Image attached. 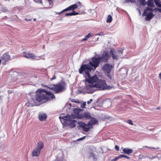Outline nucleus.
Returning a JSON list of instances; mask_svg holds the SVG:
<instances>
[{"label":"nucleus","mask_w":161,"mask_h":161,"mask_svg":"<svg viewBox=\"0 0 161 161\" xmlns=\"http://www.w3.org/2000/svg\"><path fill=\"white\" fill-rule=\"evenodd\" d=\"M55 79V78H52V80L54 79Z\"/></svg>","instance_id":"obj_49"},{"label":"nucleus","mask_w":161,"mask_h":161,"mask_svg":"<svg viewBox=\"0 0 161 161\" xmlns=\"http://www.w3.org/2000/svg\"><path fill=\"white\" fill-rule=\"evenodd\" d=\"M65 12V11H64V10H63L61 12H55V13H56V14H61L62 13H64V12Z\"/></svg>","instance_id":"obj_33"},{"label":"nucleus","mask_w":161,"mask_h":161,"mask_svg":"<svg viewBox=\"0 0 161 161\" xmlns=\"http://www.w3.org/2000/svg\"><path fill=\"white\" fill-rule=\"evenodd\" d=\"M47 0L50 3V2L52 1V0Z\"/></svg>","instance_id":"obj_45"},{"label":"nucleus","mask_w":161,"mask_h":161,"mask_svg":"<svg viewBox=\"0 0 161 161\" xmlns=\"http://www.w3.org/2000/svg\"><path fill=\"white\" fill-rule=\"evenodd\" d=\"M154 3V0H148L147 1V4L149 7L153 8L155 7Z\"/></svg>","instance_id":"obj_20"},{"label":"nucleus","mask_w":161,"mask_h":161,"mask_svg":"<svg viewBox=\"0 0 161 161\" xmlns=\"http://www.w3.org/2000/svg\"><path fill=\"white\" fill-rule=\"evenodd\" d=\"M112 20V16L110 15H109L107 17V22L108 23H110Z\"/></svg>","instance_id":"obj_23"},{"label":"nucleus","mask_w":161,"mask_h":161,"mask_svg":"<svg viewBox=\"0 0 161 161\" xmlns=\"http://www.w3.org/2000/svg\"><path fill=\"white\" fill-rule=\"evenodd\" d=\"M80 4H81L80 3V2H78L77 5H80Z\"/></svg>","instance_id":"obj_41"},{"label":"nucleus","mask_w":161,"mask_h":161,"mask_svg":"<svg viewBox=\"0 0 161 161\" xmlns=\"http://www.w3.org/2000/svg\"><path fill=\"white\" fill-rule=\"evenodd\" d=\"M88 77V78L86 79V80L89 83H91V84H92V83L96 82L98 80V78L96 75H95L92 77H90H90Z\"/></svg>","instance_id":"obj_11"},{"label":"nucleus","mask_w":161,"mask_h":161,"mask_svg":"<svg viewBox=\"0 0 161 161\" xmlns=\"http://www.w3.org/2000/svg\"><path fill=\"white\" fill-rule=\"evenodd\" d=\"M139 14H141V12L140 9L139 10Z\"/></svg>","instance_id":"obj_46"},{"label":"nucleus","mask_w":161,"mask_h":161,"mask_svg":"<svg viewBox=\"0 0 161 161\" xmlns=\"http://www.w3.org/2000/svg\"><path fill=\"white\" fill-rule=\"evenodd\" d=\"M118 159L117 158H115L112 160L111 161H116Z\"/></svg>","instance_id":"obj_36"},{"label":"nucleus","mask_w":161,"mask_h":161,"mask_svg":"<svg viewBox=\"0 0 161 161\" xmlns=\"http://www.w3.org/2000/svg\"><path fill=\"white\" fill-rule=\"evenodd\" d=\"M97 122L98 121L95 119L92 121V124H96Z\"/></svg>","instance_id":"obj_31"},{"label":"nucleus","mask_w":161,"mask_h":161,"mask_svg":"<svg viewBox=\"0 0 161 161\" xmlns=\"http://www.w3.org/2000/svg\"><path fill=\"white\" fill-rule=\"evenodd\" d=\"M49 89L53 91L55 93H58L63 92L65 89V84L64 82L61 81L57 84H53Z\"/></svg>","instance_id":"obj_5"},{"label":"nucleus","mask_w":161,"mask_h":161,"mask_svg":"<svg viewBox=\"0 0 161 161\" xmlns=\"http://www.w3.org/2000/svg\"><path fill=\"white\" fill-rule=\"evenodd\" d=\"M154 2L157 7L160 8L161 2L160 0H154Z\"/></svg>","instance_id":"obj_22"},{"label":"nucleus","mask_w":161,"mask_h":161,"mask_svg":"<svg viewBox=\"0 0 161 161\" xmlns=\"http://www.w3.org/2000/svg\"><path fill=\"white\" fill-rule=\"evenodd\" d=\"M23 53L24 54L23 55V56L27 58H32L33 59L38 60L40 58V57H37L33 53H27L26 52H24Z\"/></svg>","instance_id":"obj_10"},{"label":"nucleus","mask_w":161,"mask_h":161,"mask_svg":"<svg viewBox=\"0 0 161 161\" xmlns=\"http://www.w3.org/2000/svg\"><path fill=\"white\" fill-rule=\"evenodd\" d=\"M79 126L80 127H82V128L84 127V126H85L86 125V124L85 123L83 122H79Z\"/></svg>","instance_id":"obj_26"},{"label":"nucleus","mask_w":161,"mask_h":161,"mask_svg":"<svg viewBox=\"0 0 161 161\" xmlns=\"http://www.w3.org/2000/svg\"><path fill=\"white\" fill-rule=\"evenodd\" d=\"M25 20H26L27 21H29V20L31 21V19H27L26 18V19H25Z\"/></svg>","instance_id":"obj_39"},{"label":"nucleus","mask_w":161,"mask_h":161,"mask_svg":"<svg viewBox=\"0 0 161 161\" xmlns=\"http://www.w3.org/2000/svg\"><path fill=\"white\" fill-rule=\"evenodd\" d=\"M11 59L10 56L9 55L8 53H6L3 54L1 57V60H5V62H7L8 61Z\"/></svg>","instance_id":"obj_12"},{"label":"nucleus","mask_w":161,"mask_h":161,"mask_svg":"<svg viewBox=\"0 0 161 161\" xmlns=\"http://www.w3.org/2000/svg\"><path fill=\"white\" fill-rule=\"evenodd\" d=\"M158 10L161 12V9H160V8H158Z\"/></svg>","instance_id":"obj_43"},{"label":"nucleus","mask_w":161,"mask_h":161,"mask_svg":"<svg viewBox=\"0 0 161 161\" xmlns=\"http://www.w3.org/2000/svg\"><path fill=\"white\" fill-rule=\"evenodd\" d=\"M90 122H88V125H90Z\"/></svg>","instance_id":"obj_48"},{"label":"nucleus","mask_w":161,"mask_h":161,"mask_svg":"<svg viewBox=\"0 0 161 161\" xmlns=\"http://www.w3.org/2000/svg\"><path fill=\"white\" fill-rule=\"evenodd\" d=\"M100 60L98 57L97 58L93 57L91 58V61L88 64L93 69H95L99 66L100 63Z\"/></svg>","instance_id":"obj_6"},{"label":"nucleus","mask_w":161,"mask_h":161,"mask_svg":"<svg viewBox=\"0 0 161 161\" xmlns=\"http://www.w3.org/2000/svg\"><path fill=\"white\" fill-rule=\"evenodd\" d=\"M41 151L38 149L35 148L32 152V156L33 157H37L40 154Z\"/></svg>","instance_id":"obj_14"},{"label":"nucleus","mask_w":161,"mask_h":161,"mask_svg":"<svg viewBox=\"0 0 161 161\" xmlns=\"http://www.w3.org/2000/svg\"><path fill=\"white\" fill-rule=\"evenodd\" d=\"M109 78H111V75H110L109 76Z\"/></svg>","instance_id":"obj_51"},{"label":"nucleus","mask_w":161,"mask_h":161,"mask_svg":"<svg viewBox=\"0 0 161 161\" xmlns=\"http://www.w3.org/2000/svg\"><path fill=\"white\" fill-rule=\"evenodd\" d=\"M93 70L88 63L87 64H82L79 69L80 74H82L86 77H90V72Z\"/></svg>","instance_id":"obj_4"},{"label":"nucleus","mask_w":161,"mask_h":161,"mask_svg":"<svg viewBox=\"0 0 161 161\" xmlns=\"http://www.w3.org/2000/svg\"><path fill=\"white\" fill-rule=\"evenodd\" d=\"M36 94L35 97L32 98L31 101L32 104L34 105H35V103L37 102L43 103L55 98L53 94L44 89H38Z\"/></svg>","instance_id":"obj_1"},{"label":"nucleus","mask_w":161,"mask_h":161,"mask_svg":"<svg viewBox=\"0 0 161 161\" xmlns=\"http://www.w3.org/2000/svg\"><path fill=\"white\" fill-rule=\"evenodd\" d=\"M33 20H34V21H35V20H36V19H33Z\"/></svg>","instance_id":"obj_50"},{"label":"nucleus","mask_w":161,"mask_h":161,"mask_svg":"<svg viewBox=\"0 0 161 161\" xmlns=\"http://www.w3.org/2000/svg\"><path fill=\"white\" fill-rule=\"evenodd\" d=\"M83 140V139H82V138H79L78 139L79 140Z\"/></svg>","instance_id":"obj_44"},{"label":"nucleus","mask_w":161,"mask_h":161,"mask_svg":"<svg viewBox=\"0 0 161 161\" xmlns=\"http://www.w3.org/2000/svg\"><path fill=\"white\" fill-rule=\"evenodd\" d=\"M153 10H154L152 8L149 7H147L144 9V11H146V12H148V11H150L152 12H153Z\"/></svg>","instance_id":"obj_28"},{"label":"nucleus","mask_w":161,"mask_h":161,"mask_svg":"<svg viewBox=\"0 0 161 161\" xmlns=\"http://www.w3.org/2000/svg\"><path fill=\"white\" fill-rule=\"evenodd\" d=\"M102 69L106 73H109L111 70L110 66L108 65H106L105 66L103 67Z\"/></svg>","instance_id":"obj_16"},{"label":"nucleus","mask_w":161,"mask_h":161,"mask_svg":"<svg viewBox=\"0 0 161 161\" xmlns=\"http://www.w3.org/2000/svg\"><path fill=\"white\" fill-rule=\"evenodd\" d=\"M90 129V128L89 127H86V126H84V127L83 128V130L86 132H88Z\"/></svg>","instance_id":"obj_29"},{"label":"nucleus","mask_w":161,"mask_h":161,"mask_svg":"<svg viewBox=\"0 0 161 161\" xmlns=\"http://www.w3.org/2000/svg\"><path fill=\"white\" fill-rule=\"evenodd\" d=\"M115 149L117 151H119V147L118 145H116L115 147Z\"/></svg>","instance_id":"obj_34"},{"label":"nucleus","mask_w":161,"mask_h":161,"mask_svg":"<svg viewBox=\"0 0 161 161\" xmlns=\"http://www.w3.org/2000/svg\"><path fill=\"white\" fill-rule=\"evenodd\" d=\"M47 115L44 113H41L39 114V119L41 121H44L46 119Z\"/></svg>","instance_id":"obj_17"},{"label":"nucleus","mask_w":161,"mask_h":161,"mask_svg":"<svg viewBox=\"0 0 161 161\" xmlns=\"http://www.w3.org/2000/svg\"><path fill=\"white\" fill-rule=\"evenodd\" d=\"M124 157L125 158H126L128 159L130 158V157H128V156L125 155Z\"/></svg>","instance_id":"obj_38"},{"label":"nucleus","mask_w":161,"mask_h":161,"mask_svg":"<svg viewBox=\"0 0 161 161\" xmlns=\"http://www.w3.org/2000/svg\"><path fill=\"white\" fill-rule=\"evenodd\" d=\"M136 2L135 0H125L124 3H134Z\"/></svg>","instance_id":"obj_25"},{"label":"nucleus","mask_w":161,"mask_h":161,"mask_svg":"<svg viewBox=\"0 0 161 161\" xmlns=\"http://www.w3.org/2000/svg\"><path fill=\"white\" fill-rule=\"evenodd\" d=\"M103 35L104 34H103V32H100L99 33V34H98V35H100V36Z\"/></svg>","instance_id":"obj_37"},{"label":"nucleus","mask_w":161,"mask_h":161,"mask_svg":"<svg viewBox=\"0 0 161 161\" xmlns=\"http://www.w3.org/2000/svg\"><path fill=\"white\" fill-rule=\"evenodd\" d=\"M124 156H125V155L121 154V155H119V156L117 157V158L118 159L120 158L124 157Z\"/></svg>","instance_id":"obj_32"},{"label":"nucleus","mask_w":161,"mask_h":161,"mask_svg":"<svg viewBox=\"0 0 161 161\" xmlns=\"http://www.w3.org/2000/svg\"><path fill=\"white\" fill-rule=\"evenodd\" d=\"M92 99H90L89 101L87 102V103L89 104H90L92 102Z\"/></svg>","instance_id":"obj_35"},{"label":"nucleus","mask_w":161,"mask_h":161,"mask_svg":"<svg viewBox=\"0 0 161 161\" xmlns=\"http://www.w3.org/2000/svg\"><path fill=\"white\" fill-rule=\"evenodd\" d=\"M87 89H90L96 87L100 89L101 90L105 89H109L112 88L111 86H108L105 80H99L97 83L94 85L89 84L86 86Z\"/></svg>","instance_id":"obj_3"},{"label":"nucleus","mask_w":161,"mask_h":161,"mask_svg":"<svg viewBox=\"0 0 161 161\" xmlns=\"http://www.w3.org/2000/svg\"><path fill=\"white\" fill-rule=\"evenodd\" d=\"M85 137H86V136H83V137H82V139H84V138H85Z\"/></svg>","instance_id":"obj_47"},{"label":"nucleus","mask_w":161,"mask_h":161,"mask_svg":"<svg viewBox=\"0 0 161 161\" xmlns=\"http://www.w3.org/2000/svg\"><path fill=\"white\" fill-rule=\"evenodd\" d=\"M77 4H74L64 9V11H67L69 10H73V11H74L75 9L77 8Z\"/></svg>","instance_id":"obj_13"},{"label":"nucleus","mask_w":161,"mask_h":161,"mask_svg":"<svg viewBox=\"0 0 161 161\" xmlns=\"http://www.w3.org/2000/svg\"><path fill=\"white\" fill-rule=\"evenodd\" d=\"M1 147V145L0 144V148Z\"/></svg>","instance_id":"obj_52"},{"label":"nucleus","mask_w":161,"mask_h":161,"mask_svg":"<svg viewBox=\"0 0 161 161\" xmlns=\"http://www.w3.org/2000/svg\"><path fill=\"white\" fill-rule=\"evenodd\" d=\"M79 14V13L75 12L73 11L71 13H66L65 14V16L75 15Z\"/></svg>","instance_id":"obj_21"},{"label":"nucleus","mask_w":161,"mask_h":161,"mask_svg":"<svg viewBox=\"0 0 161 161\" xmlns=\"http://www.w3.org/2000/svg\"><path fill=\"white\" fill-rule=\"evenodd\" d=\"M80 117V119L85 118L86 119H90L91 118L90 114L88 113H84Z\"/></svg>","instance_id":"obj_15"},{"label":"nucleus","mask_w":161,"mask_h":161,"mask_svg":"<svg viewBox=\"0 0 161 161\" xmlns=\"http://www.w3.org/2000/svg\"><path fill=\"white\" fill-rule=\"evenodd\" d=\"M126 122L127 123H128V124H130V125H132L133 124V122H132V121L130 119L127 120L126 121Z\"/></svg>","instance_id":"obj_30"},{"label":"nucleus","mask_w":161,"mask_h":161,"mask_svg":"<svg viewBox=\"0 0 161 161\" xmlns=\"http://www.w3.org/2000/svg\"><path fill=\"white\" fill-rule=\"evenodd\" d=\"M161 108L160 107H158L157 108H156V109H158H158H160Z\"/></svg>","instance_id":"obj_40"},{"label":"nucleus","mask_w":161,"mask_h":161,"mask_svg":"<svg viewBox=\"0 0 161 161\" xmlns=\"http://www.w3.org/2000/svg\"><path fill=\"white\" fill-rule=\"evenodd\" d=\"M142 16H146L144 19L145 21H150L154 16V15L151 12H146V11H144L142 14Z\"/></svg>","instance_id":"obj_9"},{"label":"nucleus","mask_w":161,"mask_h":161,"mask_svg":"<svg viewBox=\"0 0 161 161\" xmlns=\"http://www.w3.org/2000/svg\"><path fill=\"white\" fill-rule=\"evenodd\" d=\"M91 34L89 33L88 35L86 36L85 37L82 39L81 41H86L91 36Z\"/></svg>","instance_id":"obj_24"},{"label":"nucleus","mask_w":161,"mask_h":161,"mask_svg":"<svg viewBox=\"0 0 161 161\" xmlns=\"http://www.w3.org/2000/svg\"><path fill=\"white\" fill-rule=\"evenodd\" d=\"M138 2L141 5H144L147 3L145 0H139Z\"/></svg>","instance_id":"obj_27"},{"label":"nucleus","mask_w":161,"mask_h":161,"mask_svg":"<svg viewBox=\"0 0 161 161\" xmlns=\"http://www.w3.org/2000/svg\"><path fill=\"white\" fill-rule=\"evenodd\" d=\"M80 109L74 108L73 110V115H68L64 117L60 116L59 118L62 123L66 126H69L71 128H73L76 126V121L73 119L76 117L80 119L81 115H80Z\"/></svg>","instance_id":"obj_2"},{"label":"nucleus","mask_w":161,"mask_h":161,"mask_svg":"<svg viewBox=\"0 0 161 161\" xmlns=\"http://www.w3.org/2000/svg\"><path fill=\"white\" fill-rule=\"evenodd\" d=\"M110 54L112 55V57L113 59H118L119 56L120 55H119L120 53L121 54L123 53V52L121 51L118 50V52L113 49H111L110 51Z\"/></svg>","instance_id":"obj_7"},{"label":"nucleus","mask_w":161,"mask_h":161,"mask_svg":"<svg viewBox=\"0 0 161 161\" xmlns=\"http://www.w3.org/2000/svg\"><path fill=\"white\" fill-rule=\"evenodd\" d=\"M123 151L124 153L126 154H129L132 153L133 150L131 149H129L128 148H124Z\"/></svg>","instance_id":"obj_19"},{"label":"nucleus","mask_w":161,"mask_h":161,"mask_svg":"<svg viewBox=\"0 0 161 161\" xmlns=\"http://www.w3.org/2000/svg\"><path fill=\"white\" fill-rule=\"evenodd\" d=\"M44 146L43 143L42 141L40 142L37 143L36 147V148L41 151V149L43 148Z\"/></svg>","instance_id":"obj_18"},{"label":"nucleus","mask_w":161,"mask_h":161,"mask_svg":"<svg viewBox=\"0 0 161 161\" xmlns=\"http://www.w3.org/2000/svg\"><path fill=\"white\" fill-rule=\"evenodd\" d=\"M159 76L160 77V79L161 80V72L159 74Z\"/></svg>","instance_id":"obj_42"},{"label":"nucleus","mask_w":161,"mask_h":161,"mask_svg":"<svg viewBox=\"0 0 161 161\" xmlns=\"http://www.w3.org/2000/svg\"><path fill=\"white\" fill-rule=\"evenodd\" d=\"M98 57L100 60V62L107 63L108 61L109 56L107 52L104 51L101 56Z\"/></svg>","instance_id":"obj_8"}]
</instances>
